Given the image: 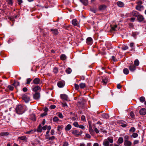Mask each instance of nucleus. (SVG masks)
Wrapping results in <instances>:
<instances>
[{"label": "nucleus", "mask_w": 146, "mask_h": 146, "mask_svg": "<svg viewBox=\"0 0 146 146\" xmlns=\"http://www.w3.org/2000/svg\"><path fill=\"white\" fill-rule=\"evenodd\" d=\"M78 127H79L80 129H84L85 128V127L83 125H79V126Z\"/></svg>", "instance_id": "obj_56"}, {"label": "nucleus", "mask_w": 146, "mask_h": 146, "mask_svg": "<svg viewBox=\"0 0 146 146\" xmlns=\"http://www.w3.org/2000/svg\"><path fill=\"white\" fill-rule=\"evenodd\" d=\"M55 137L54 136H52V137H50L49 140H51V141L53 140L54 139Z\"/></svg>", "instance_id": "obj_59"}, {"label": "nucleus", "mask_w": 146, "mask_h": 146, "mask_svg": "<svg viewBox=\"0 0 146 146\" xmlns=\"http://www.w3.org/2000/svg\"><path fill=\"white\" fill-rule=\"evenodd\" d=\"M130 115L132 118H133L134 117L135 115L134 113L132 111H131L130 112Z\"/></svg>", "instance_id": "obj_52"}, {"label": "nucleus", "mask_w": 146, "mask_h": 146, "mask_svg": "<svg viewBox=\"0 0 146 146\" xmlns=\"http://www.w3.org/2000/svg\"><path fill=\"white\" fill-rule=\"evenodd\" d=\"M30 119L33 121H35L36 119V117L34 114H32L30 116Z\"/></svg>", "instance_id": "obj_23"}, {"label": "nucleus", "mask_w": 146, "mask_h": 146, "mask_svg": "<svg viewBox=\"0 0 146 146\" xmlns=\"http://www.w3.org/2000/svg\"><path fill=\"white\" fill-rule=\"evenodd\" d=\"M18 139L22 140H26L27 139V137L25 136H23L19 137Z\"/></svg>", "instance_id": "obj_31"}, {"label": "nucleus", "mask_w": 146, "mask_h": 146, "mask_svg": "<svg viewBox=\"0 0 146 146\" xmlns=\"http://www.w3.org/2000/svg\"><path fill=\"white\" fill-rule=\"evenodd\" d=\"M36 131V129H34L33 130H31L30 131L27 132V134H33Z\"/></svg>", "instance_id": "obj_36"}, {"label": "nucleus", "mask_w": 146, "mask_h": 146, "mask_svg": "<svg viewBox=\"0 0 146 146\" xmlns=\"http://www.w3.org/2000/svg\"><path fill=\"white\" fill-rule=\"evenodd\" d=\"M18 4L19 5H20L22 3L23 1L22 0H17Z\"/></svg>", "instance_id": "obj_60"}, {"label": "nucleus", "mask_w": 146, "mask_h": 146, "mask_svg": "<svg viewBox=\"0 0 146 146\" xmlns=\"http://www.w3.org/2000/svg\"><path fill=\"white\" fill-rule=\"evenodd\" d=\"M72 23L74 26H78V21L76 19H74L72 20Z\"/></svg>", "instance_id": "obj_18"}, {"label": "nucleus", "mask_w": 146, "mask_h": 146, "mask_svg": "<svg viewBox=\"0 0 146 146\" xmlns=\"http://www.w3.org/2000/svg\"><path fill=\"white\" fill-rule=\"evenodd\" d=\"M132 136L134 138H136L137 137L138 134L136 133H135L132 134Z\"/></svg>", "instance_id": "obj_51"}, {"label": "nucleus", "mask_w": 146, "mask_h": 146, "mask_svg": "<svg viewBox=\"0 0 146 146\" xmlns=\"http://www.w3.org/2000/svg\"><path fill=\"white\" fill-rule=\"evenodd\" d=\"M40 83V80L38 78H35L33 81L32 84L33 83L35 84H39Z\"/></svg>", "instance_id": "obj_9"}, {"label": "nucleus", "mask_w": 146, "mask_h": 146, "mask_svg": "<svg viewBox=\"0 0 146 146\" xmlns=\"http://www.w3.org/2000/svg\"><path fill=\"white\" fill-rule=\"evenodd\" d=\"M56 106L55 105H52L50 106V108L51 109H54L55 108Z\"/></svg>", "instance_id": "obj_54"}, {"label": "nucleus", "mask_w": 146, "mask_h": 146, "mask_svg": "<svg viewBox=\"0 0 146 146\" xmlns=\"http://www.w3.org/2000/svg\"><path fill=\"white\" fill-rule=\"evenodd\" d=\"M72 133L75 136L77 137L79 135H80L82 134V132L81 130H76L73 131Z\"/></svg>", "instance_id": "obj_3"}, {"label": "nucleus", "mask_w": 146, "mask_h": 146, "mask_svg": "<svg viewBox=\"0 0 146 146\" xmlns=\"http://www.w3.org/2000/svg\"><path fill=\"white\" fill-rule=\"evenodd\" d=\"M124 144L125 146H131L132 145V143L129 141H124Z\"/></svg>", "instance_id": "obj_17"}, {"label": "nucleus", "mask_w": 146, "mask_h": 146, "mask_svg": "<svg viewBox=\"0 0 146 146\" xmlns=\"http://www.w3.org/2000/svg\"><path fill=\"white\" fill-rule=\"evenodd\" d=\"M113 142V139L110 138H108L107 139H105L103 142V145L105 146H109L110 143H112Z\"/></svg>", "instance_id": "obj_2"}, {"label": "nucleus", "mask_w": 146, "mask_h": 146, "mask_svg": "<svg viewBox=\"0 0 146 146\" xmlns=\"http://www.w3.org/2000/svg\"><path fill=\"white\" fill-rule=\"evenodd\" d=\"M7 2L8 4L11 5H12L13 4V1L12 0H7Z\"/></svg>", "instance_id": "obj_40"}, {"label": "nucleus", "mask_w": 146, "mask_h": 146, "mask_svg": "<svg viewBox=\"0 0 146 146\" xmlns=\"http://www.w3.org/2000/svg\"><path fill=\"white\" fill-rule=\"evenodd\" d=\"M23 100H24L26 103L28 102L30 98L27 94H24L22 96Z\"/></svg>", "instance_id": "obj_4"}, {"label": "nucleus", "mask_w": 146, "mask_h": 146, "mask_svg": "<svg viewBox=\"0 0 146 146\" xmlns=\"http://www.w3.org/2000/svg\"><path fill=\"white\" fill-rule=\"evenodd\" d=\"M9 133L7 132H1L0 133V135L2 136H7L9 135Z\"/></svg>", "instance_id": "obj_25"}, {"label": "nucleus", "mask_w": 146, "mask_h": 146, "mask_svg": "<svg viewBox=\"0 0 146 146\" xmlns=\"http://www.w3.org/2000/svg\"><path fill=\"white\" fill-rule=\"evenodd\" d=\"M32 79H31L30 78H28L27 80V82L26 83V84H29L32 81Z\"/></svg>", "instance_id": "obj_44"}, {"label": "nucleus", "mask_w": 146, "mask_h": 146, "mask_svg": "<svg viewBox=\"0 0 146 146\" xmlns=\"http://www.w3.org/2000/svg\"><path fill=\"white\" fill-rule=\"evenodd\" d=\"M60 97L63 100L67 101L68 100V96L65 94H61L60 96Z\"/></svg>", "instance_id": "obj_10"}, {"label": "nucleus", "mask_w": 146, "mask_h": 146, "mask_svg": "<svg viewBox=\"0 0 146 146\" xmlns=\"http://www.w3.org/2000/svg\"><path fill=\"white\" fill-rule=\"evenodd\" d=\"M92 39L90 37L88 38L86 40V42L87 44L91 45L93 43Z\"/></svg>", "instance_id": "obj_6"}, {"label": "nucleus", "mask_w": 146, "mask_h": 146, "mask_svg": "<svg viewBox=\"0 0 146 146\" xmlns=\"http://www.w3.org/2000/svg\"><path fill=\"white\" fill-rule=\"evenodd\" d=\"M123 73L125 74H127L129 73V71L128 69L127 68H124L123 69Z\"/></svg>", "instance_id": "obj_29"}, {"label": "nucleus", "mask_w": 146, "mask_h": 146, "mask_svg": "<svg viewBox=\"0 0 146 146\" xmlns=\"http://www.w3.org/2000/svg\"><path fill=\"white\" fill-rule=\"evenodd\" d=\"M139 113L141 115H145L146 114V109L144 108L141 109L139 111Z\"/></svg>", "instance_id": "obj_11"}, {"label": "nucleus", "mask_w": 146, "mask_h": 146, "mask_svg": "<svg viewBox=\"0 0 146 146\" xmlns=\"http://www.w3.org/2000/svg\"><path fill=\"white\" fill-rule=\"evenodd\" d=\"M123 141V138L121 137L119 138L117 141V143L118 144H120L122 143Z\"/></svg>", "instance_id": "obj_22"}, {"label": "nucleus", "mask_w": 146, "mask_h": 146, "mask_svg": "<svg viewBox=\"0 0 146 146\" xmlns=\"http://www.w3.org/2000/svg\"><path fill=\"white\" fill-rule=\"evenodd\" d=\"M50 31L52 32L53 34L55 35H58V30L56 29H52L50 30Z\"/></svg>", "instance_id": "obj_16"}, {"label": "nucleus", "mask_w": 146, "mask_h": 146, "mask_svg": "<svg viewBox=\"0 0 146 146\" xmlns=\"http://www.w3.org/2000/svg\"><path fill=\"white\" fill-rule=\"evenodd\" d=\"M134 64L135 66H138L139 64V62L137 59L135 60L134 62Z\"/></svg>", "instance_id": "obj_38"}, {"label": "nucleus", "mask_w": 146, "mask_h": 146, "mask_svg": "<svg viewBox=\"0 0 146 146\" xmlns=\"http://www.w3.org/2000/svg\"><path fill=\"white\" fill-rule=\"evenodd\" d=\"M135 128L133 127H132L129 130L130 132H134L135 131Z\"/></svg>", "instance_id": "obj_49"}, {"label": "nucleus", "mask_w": 146, "mask_h": 146, "mask_svg": "<svg viewBox=\"0 0 146 146\" xmlns=\"http://www.w3.org/2000/svg\"><path fill=\"white\" fill-rule=\"evenodd\" d=\"M53 120L55 122H56L58 121L59 119L58 117H55L53 118Z\"/></svg>", "instance_id": "obj_50"}, {"label": "nucleus", "mask_w": 146, "mask_h": 146, "mask_svg": "<svg viewBox=\"0 0 146 146\" xmlns=\"http://www.w3.org/2000/svg\"><path fill=\"white\" fill-rule=\"evenodd\" d=\"M40 89V87L39 86H36L35 87L32 89L33 91L34 92H36Z\"/></svg>", "instance_id": "obj_28"}, {"label": "nucleus", "mask_w": 146, "mask_h": 146, "mask_svg": "<svg viewBox=\"0 0 146 146\" xmlns=\"http://www.w3.org/2000/svg\"><path fill=\"white\" fill-rule=\"evenodd\" d=\"M117 26L116 25H114L111 27V31H115L116 28L117 27Z\"/></svg>", "instance_id": "obj_37"}, {"label": "nucleus", "mask_w": 146, "mask_h": 146, "mask_svg": "<svg viewBox=\"0 0 146 146\" xmlns=\"http://www.w3.org/2000/svg\"><path fill=\"white\" fill-rule=\"evenodd\" d=\"M8 88L10 90H13V89L14 87L12 86L9 85L8 86Z\"/></svg>", "instance_id": "obj_47"}, {"label": "nucleus", "mask_w": 146, "mask_h": 146, "mask_svg": "<svg viewBox=\"0 0 146 146\" xmlns=\"http://www.w3.org/2000/svg\"><path fill=\"white\" fill-rule=\"evenodd\" d=\"M119 123L120 124H121V126L123 127H125L127 126V123H126V122L123 120H119Z\"/></svg>", "instance_id": "obj_8"}, {"label": "nucleus", "mask_w": 146, "mask_h": 146, "mask_svg": "<svg viewBox=\"0 0 146 146\" xmlns=\"http://www.w3.org/2000/svg\"><path fill=\"white\" fill-rule=\"evenodd\" d=\"M80 87L81 88H84L86 87V84L84 83H81L79 84Z\"/></svg>", "instance_id": "obj_34"}, {"label": "nucleus", "mask_w": 146, "mask_h": 146, "mask_svg": "<svg viewBox=\"0 0 146 146\" xmlns=\"http://www.w3.org/2000/svg\"><path fill=\"white\" fill-rule=\"evenodd\" d=\"M139 100L141 102H143L145 101V98L143 97H141L140 98Z\"/></svg>", "instance_id": "obj_42"}, {"label": "nucleus", "mask_w": 146, "mask_h": 146, "mask_svg": "<svg viewBox=\"0 0 146 146\" xmlns=\"http://www.w3.org/2000/svg\"><path fill=\"white\" fill-rule=\"evenodd\" d=\"M16 112L19 114H22L25 111L24 109L22 106L19 105L15 109Z\"/></svg>", "instance_id": "obj_1"}, {"label": "nucleus", "mask_w": 146, "mask_h": 146, "mask_svg": "<svg viewBox=\"0 0 146 146\" xmlns=\"http://www.w3.org/2000/svg\"><path fill=\"white\" fill-rule=\"evenodd\" d=\"M137 17V19L139 22H141L144 19L143 16L141 15H138Z\"/></svg>", "instance_id": "obj_14"}, {"label": "nucleus", "mask_w": 146, "mask_h": 146, "mask_svg": "<svg viewBox=\"0 0 146 146\" xmlns=\"http://www.w3.org/2000/svg\"><path fill=\"white\" fill-rule=\"evenodd\" d=\"M139 34L137 32H133L132 33V36L134 37L135 38H136V36Z\"/></svg>", "instance_id": "obj_35"}, {"label": "nucleus", "mask_w": 146, "mask_h": 146, "mask_svg": "<svg viewBox=\"0 0 146 146\" xmlns=\"http://www.w3.org/2000/svg\"><path fill=\"white\" fill-rule=\"evenodd\" d=\"M85 116L84 115H82L81 117V119L83 121L85 120Z\"/></svg>", "instance_id": "obj_63"}, {"label": "nucleus", "mask_w": 146, "mask_h": 146, "mask_svg": "<svg viewBox=\"0 0 146 146\" xmlns=\"http://www.w3.org/2000/svg\"><path fill=\"white\" fill-rule=\"evenodd\" d=\"M72 126L70 124H68L65 128V130L66 131H69L71 129Z\"/></svg>", "instance_id": "obj_26"}, {"label": "nucleus", "mask_w": 146, "mask_h": 146, "mask_svg": "<svg viewBox=\"0 0 146 146\" xmlns=\"http://www.w3.org/2000/svg\"><path fill=\"white\" fill-rule=\"evenodd\" d=\"M100 129L102 132L104 133H107V131L105 130L104 129L103 127H102V128H101Z\"/></svg>", "instance_id": "obj_55"}, {"label": "nucleus", "mask_w": 146, "mask_h": 146, "mask_svg": "<svg viewBox=\"0 0 146 146\" xmlns=\"http://www.w3.org/2000/svg\"><path fill=\"white\" fill-rule=\"evenodd\" d=\"M128 47L127 46H123L122 48V49L123 50H127L128 49Z\"/></svg>", "instance_id": "obj_53"}, {"label": "nucleus", "mask_w": 146, "mask_h": 146, "mask_svg": "<svg viewBox=\"0 0 146 146\" xmlns=\"http://www.w3.org/2000/svg\"><path fill=\"white\" fill-rule=\"evenodd\" d=\"M19 84L20 83L19 82L15 81H14V83L13 84V85L15 87H16L19 86Z\"/></svg>", "instance_id": "obj_32"}, {"label": "nucleus", "mask_w": 146, "mask_h": 146, "mask_svg": "<svg viewBox=\"0 0 146 146\" xmlns=\"http://www.w3.org/2000/svg\"><path fill=\"white\" fill-rule=\"evenodd\" d=\"M53 71L55 73H56L58 72V69L56 67H55L54 68Z\"/></svg>", "instance_id": "obj_45"}, {"label": "nucleus", "mask_w": 146, "mask_h": 146, "mask_svg": "<svg viewBox=\"0 0 146 146\" xmlns=\"http://www.w3.org/2000/svg\"><path fill=\"white\" fill-rule=\"evenodd\" d=\"M89 131L91 134H93L94 133V131L91 126H89Z\"/></svg>", "instance_id": "obj_39"}, {"label": "nucleus", "mask_w": 146, "mask_h": 146, "mask_svg": "<svg viewBox=\"0 0 146 146\" xmlns=\"http://www.w3.org/2000/svg\"><path fill=\"white\" fill-rule=\"evenodd\" d=\"M102 82L104 85H106L108 82V78L105 77L103 78Z\"/></svg>", "instance_id": "obj_15"}, {"label": "nucleus", "mask_w": 146, "mask_h": 146, "mask_svg": "<svg viewBox=\"0 0 146 146\" xmlns=\"http://www.w3.org/2000/svg\"><path fill=\"white\" fill-rule=\"evenodd\" d=\"M66 72L67 73L69 74L71 73L72 70L70 68H68L66 70Z\"/></svg>", "instance_id": "obj_41"}, {"label": "nucleus", "mask_w": 146, "mask_h": 146, "mask_svg": "<svg viewBox=\"0 0 146 146\" xmlns=\"http://www.w3.org/2000/svg\"><path fill=\"white\" fill-rule=\"evenodd\" d=\"M62 127L61 126H58L57 127V130L58 131H60V130L62 129Z\"/></svg>", "instance_id": "obj_58"}, {"label": "nucleus", "mask_w": 146, "mask_h": 146, "mask_svg": "<svg viewBox=\"0 0 146 146\" xmlns=\"http://www.w3.org/2000/svg\"><path fill=\"white\" fill-rule=\"evenodd\" d=\"M117 5L119 7H123L124 6V3L121 1H118L117 2Z\"/></svg>", "instance_id": "obj_21"}, {"label": "nucleus", "mask_w": 146, "mask_h": 146, "mask_svg": "<svg viewBox=\"0 0 146 146\" xmlns=\"http://www.w3.org/2000/svg\"><path fill=\"white\" fill-rule=\"evenodd\" d=\"M73 125L74 127H78L79 126V124L78 122L76 121L74 122L73 123Z\"/></svg>", "instance_id": "obj_43"}, {"label": "nucleus", "mask_w": 146, "mask_h": 146, "mask_svg": "<svg viewBox=\"0 0 146 146\" xmlns=\"http://www.w3.org/2000/svg\"><path fill=\"white\" fill-rule=\"evenodd\" d=\"M80 2L85 5H86L88 3V0H80Z\"/></svg>", "instance_id": "obj_24"}, {"label": "nucleus", "mask_w": 146, "mask_h": 146, "mask_svg": "<svg viewBox=\"0 0 146 146\" xmlns=\"http://www.w3.org/2000/svg\"><path fill=\"white\" fill-rule=\"evenodd\" d=\"M60 58L62 60H64L66 59V57L65 54H62Z\"/></svg>", "instance_id": "obj_33"}, {"label": "nucleus", "mask_w": 146, "mask_h": 146, "mask_svg": "<svg viewBox=\"0 0 146 146\" xmlns=\"http://www.w3.org/2000/svg\"><path fill=\"white\" fill-rule=\"evenodd\" d=\"M45 136L46 139H48L49 140V138L50 137H49V135H46Z\"/></svg>", "instance_id": "obj_62"}, {"label": "nucleus", "mask_w": 146, "mask_h": 146, "mask_svg": "<svg viewBox=\"0 0 146 146\" xmlns=\"http://www.w3.org/2000/svg\"><path fill=\"white\" fill-rule=\"evenodd\" d=\"M138 12L137 11H133L131 13V15L132 16L137 17L138 15Z\"/></svg>", "instance_id": "obj_19"}, {"label": "nucleus", "mask_w": 146, "mask_h": 146, "mask_svg": "<svg viewBox=\"0 0 146 146\" xmlns=\"http://www.w3.org/2000/svg\"><path fill=\"white\" fill-rule=\"evenodd\" d=\"M136 66L132 62L129 66V68L131 72H133L136 69Z\"/></svg>", "instance_id": "obj_5"}, {"label": "nucleus", "mask_w": 146, "mask_h": 146, "mask_svg": "<svg viewBox=\"0 0 146 146\" xmlns=\"http://www.w3.org/2000/svg\"><path fill=\"white\" fill-rule=\"evenodd\" d=\"M65 84V82L64 81H60L58 82L57 85L59 88H62L64 86Z\"/></svg>", "instance_id": "obj_7"}, {"label": "nucleus", "mask_w": 146, "mask_h": 146, "mask_svg": "<svg viewBox=\"0 0 146 146\" xmlns=\"http://www.w3.org/2000/svg\"><path fill=\"white\" fill-rule=\"evenodd\" d=\"M42 127L41 124L39 125L37 129V131L38 132H41L42 130Z\"/></svg>", "instance_id": "obj_27"}, {"label": "nucleus", "mask_w": 146, "mask_h": 146, "mask_svg": "<svg viewBox=\"0 0 146 146\" xmlns=\"http://www.w3.org/2000/svg\"><path fill=\"white\" fill-rule=\"evenodd\" d=\"M94 131H95L96 133H99V131L98 130V129L97 128H95L94 129Z\"/></svg>", "instance_id": "obj_61"}, {"label": "nucleus", "mask_w": 146, "mask_h": 146, "mask_svg": "<svg viewBox=\"0 0 146 146\" xmlns=\"http://www.w3.org/2000/svg\"><path fill=\"white\" fill-rule=\"evenodd\" d=\"M74 87H75V89L76 90H78L79 88L80 87L77 84H74Z\"/></svg>", "instance_id": "obj_48"}, {"label": "nucleus", "mask_w": 146, "mask_h": 146, "mask_svg": "<svg viewBox=\"0 0 146 146\" xmlns=\"http://www.w3.org/2000/svg\"><path fill=\"white\" fill-rule=\"evenodd\" d=\"M33 98L35 99L38 100L40 98V93L36 92L33 95Z\"/></svg>", "instance_id": "obj_13"}, {"label": "nucleus", "mask_w": 146, "mask_h": 146, "mask_svg": "<svg viewBox=\"0 0 146 146\" xmlns=\"http://www.w3.org/2000/svg\"><path fill=\"white\" fill-rule=\"evenodd\" d=\"M135 8L137 10L141 11L143 10V7L142 5H137L136 6Z\"/></svg>", "instance_id": "obj_12"}, {"label": "nucleus", "mask_w": 146, "mask_h": 146, "mask_svg": "<svg viewBox=\"0 0 146 146\" xmlns=\"http://www.w3.org/2000/svg\"><path fill=\"white\" fill-rule=\"evenodd\" d=\"M58 116L61 118H62L63 117L62 114L61 113H60L58 114Z\"/></svg>", "instance_id": "obj_57"}, {"label": "nucleus", "mask_w": 146, "mask_h": 146, "mask_svg": "<svg viewBox=\"0 0 146 146\" xmlns=\"http://www.w3.org/2000/svg\"><path fill=\"white\" fill-rule=\"evenodd\" d=\"M90 10L93 12L95 13H96V10L95 9L92 8L90 9Z\"/></svg>", "instance_id": "obj_64"}, {"label": "nucleus", "mask_w": 146, "mask_h": 146, "mask_svg": "<svg viewBox=\"0 0 146 146\" xmlns=\"http://www.w3.org/2000/svg\"><path fill=\"white\" fill-rule=\"evenodd\" d=\"M102 117L105 118H108L109 117L108 114L106 113H103L102 115Z\"/></svg>", "instance_id": "obj_30"}, {"label": "nucleus", "mask_w": 146, "mask_h": 146, "mask_svg": "<svg viewBox=\"0 0 146 146\" xmlns=\"http://www.w3.org/2000/svg\"><path fill=\"white\" fill-rule=\"evenodd\" d=\"M106 5H100L99 7V9L100 10L102 11L105 9H106Z\"/></svg>", "instance_id": "obj_20"}, {"label": "nucleus", "mask_w": 146, "mask_h": 146, "mask_svg": "<svg viewBox=\"0 0 146 146\" xmlns=\"http://www.w3.org/2000/svg\"><path fill=\"white\" fill-rule=\"evenodd\" d=\"M129 136L128 135H125L124 137V141H129Z\"/></svg>", "instance_id": "obj_46"}]
</instances>
